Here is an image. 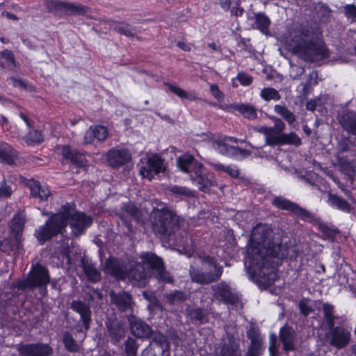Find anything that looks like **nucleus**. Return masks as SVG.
Listing matches in <instances>:
<instances>
[{
  "label": "nucleus",
  "mask_w": 356,
  "mask_h": 356,
  "mask_svg": "<svg viewBox=\"0 0 356 356\" xmlns=\"http://www.w3.org/2000/svg\"><path fill=\"white\" fill-rule=\"evenodd\" d=\"M74 209V204L66 203L62 206L60 210L56 214L69 222V221L73 218V213H72V211Z\"/></svg>",
  "instance_id": "nucleus-53"
},
{
  "label": "nucleus",
  "mask_w": 356,
  "mask_h": 356,
  "mask_svg": "<svg viewBox=\"0 0 356 356\" xmlns=\"http://www.w3.org/2000/svg\"><path fill=\"white\" fill-rule=\"evenodd\" d=\"M261 97L266 102L270 100L278 101L281 99V95L278 90L274 88L268 87L264 88L261 91Z\"/></svg>",
  "instance_id": "nucleus-52"
},
{
  "label": "nucleus",
  "mask_w": 356,
  "mask_h": 356,
  "mask_svg": "<svg viewBox=\"0 0 356 356\" xmlns=\"http://www.w3.org/2000/svg\"><path fill=\"white\" fill-rule=\"evenodd\" d=\"M124 346V353L127 356H136L138 346L134 339L128 337Z\"/></svg>",
  "instance_id": "nucleus-55"
},
{
  "label": "nucleus",
  "mask_w": 356,
  "mask_h": 356,
  "mask_svg": "<svg viewBox=\"0 0 356 356\" xmlns=\"http://www.w3.org/2000/svg\"><path fill=\"white\" fill-rule=\"evenodd\" d=\"M280 139L278 146L289 145L299 147L302 144L301 138L293 131L289 134L283 133Z\"/></svg>",
  "instance_id": "nucleus-45"
},
{
  "label": "nucleus",
  "mask_w": 356,
  "mask_h": 356,
  "mask_svg": "<svg viewBox=\"0 0 356 356\" xmlns=\"http://www.w3.org/2000/svg\"><path fill=\"white\" fill-rule=\"evenodd\" d=\"M62 342L65 348L70 353H79L80 350L79 345L73 338L72 334L69 332H65L63 335Z\"/></svg>",
  "instance_id": "nucleus-44"
},
{
  "label": "nucleus",
  "mask_w": 356,
  "mask_h": 356,
  "mask_svg": "<svg viewBox=\"0 0 356 356\" xmlns=\"http://www.w3.org/2000/svg\"><path fill=\"white\" fill-rule=\"evenodd\" d=\"M163 161L160 155L157 154L152 155L147 159L146 164L140 168V175L143 177L152 180L154 175L165 171Z\"/></svg>",
  "instance_id": "nucleus-15"
},
{
  "label": "nucleus",
  "mask_w": 356,
  "mask_h": 356,
  "mask_svg": "<svg viewBox=\"0 0 356 356\" xmlns=\"http://www.w3.org/2000/svg\"><path fill=\"white\" fill-rule=\"evenodd\" d=\"M265 346L264 341H252L248 346L244 356H261L264 354Z\"/></svg>",
  "instance_id": "nucleus-49"
},
{
  "label": "nucleus",
  "mask_w": 356,
  "mask_h": 356,
  "mask_svg": "<svg viewBox=\"0 0 356 356\" xmlns=\"http://www.w3.org/2000/svg\"><path fill=\"white\" fill-rule=\"evenodd\" d=\"M328 200L330 206L333 208L346 213H350L351 211L352 208L350 204L341 196L337 194L329 193Z\"/></svg>",
  "instance_id": "nucleus-41"
},
{
  "label": "nucleus",
  "mask_w": 356,
  "mask_h": 356,
  "mask_svg": "<svg viewBox=\"0 0 356 356\" xmlns=\"http://www.w3.org/2000/svg\"><path fill=\"white\" fill-rule=\"evenodd\" d=\"M168 191L176 197H193V191L186 186L173 185L168 188Z\"/></svg>",
  "instance_id": "nucleus-50"
},
{
  "label": "nucleus",
  "mask_w": 356,
  "mask_h": 356,
  "mask_svg": "<svg viewBox=\"0 0 356 356\" xmlns=\"http://www.w3.org/2000/svg\"><path fill=\"white\" fill-rule=\"evenodd\" d=\"M271 120L274 122L273 127H270L271 131L268 133L267 139L266 140L265 144L270 147L278 146L280 142V138L283 134L284 130L286 128L284 122L279 118L273 116Z\"/></svg>",
  "instance_id": "nucleus-24"
},
{
  "label": "nucleus",
  "mask_w": 356,
  "mask_h": 356,
  "mask_svg": "<svg viewBox=\"0 0 356 356\" xmlns=\"http://www.w3.org/2000/svg\"><path fill=\"white\" fill-rule=\"evenodd\" d=\"M340 124L348 134L356 136V112L347 111L341 116Z\"/></svg>",
  "instance_id": "nucleus-34"
},
{
  "label": "nucleus",
  "mask_w": 356,
  "mask_h": 356,
  "mask_svg": "<svg viewBox=\"0 0 356 356\" xmlns=\"http://www.w3.org/2000/svg\"><path fill=\"white\" fill-rule=\"evenodd\" d=\"M241 0H237L235 2V6L232 8L230 7V13L232 15L235 17H241L244 13V9L241 6Z\"/></svg>",
  "instance_id": "nucleus-64"
},
{
  "label": "nucleus",
  "mask_w": 356,
  "mask_h": 356,
  "mask_svg": "<svg viewBox=\"0 0 356 356\" xmlns=\"http://www.w3.org/2000/svg\"><path fill=\"white\" fill-rule=\"evenodd\" d=\"M46 6L57 11H63L67 15L73 16H84L90 10V8L87 6L58 0H46Z\"/></svg>",
  "instance_id": "nucleus-11"
},
{
  "label": "nucleus",
  "mask_w": 356,
  "mask_h": 356,
  "mask_svg": "<svg viewBox=\"0 0 356 356\" xmlns=\"http://www.w3.org/2000/svg\"><path fill=\"white\" fill-rule=\"evenodd\" d=\"M165 85L168 86L169 90L176 95L177 97L181 98V99H188L191 101H193L195 99L194 97L188 96L186 91H185L184 89L176 86L175 85H172L171 83H165Z\"/></svg>",
  "instance_id": "nucleus-56"
},
{
  "label": "nucleus",
  "mask_w": 356,
  "mask_h": 356,
  "mask_svg": "<svg viewBox=\"0 0 356 356\" xmlns=\"http://www.w3.org/2000/svg\"><path fill=\"white\" fill-rule=\"evenodd\" d=\"M277 336L275 334H270L269 338V354L270 356H279L278 348L277 345Z\"/></svg>",
  "instance_id": "nucleus-60"
},
{
  "label": "nucleus",
  "mask_w": 356,
  "mask_h": 356,
  "mask_svg": "<svg viewBox=\"0 0 356 356\" xmlns=\"http://www.w3.org/2000/svg\"><path fill=\"white\" fill-rule=\"evenodd\" d=\"M20 240L13 238H5L0 241V251L9 254L10 252L15 253L19 251L22 248Z\"/></svg>",
  "instance_id": "nucleus-39"
},
{
  "label": "nucleus",
  "mask_w": 356,
  "mask_h": 356,
  "mask_svg": "<svg viewBox=\"0 0 356 356\" xmlns=\"http://www.w3.org/2000/svg\"><path fill=\"white\" fill-rule=\"evenodd\" d=\"M149 346L157 350L161 356H170V343L167 337L161 332L153 335Z\"/></svg>",
  "instance_id": "nucleus-28"
},
{
  "label": "nucleus",
  "mask_w": 356,
  "mask_h": 356,
  "mask_svg": "<svg viewBox=\"0 0 356 356\" xmlns=\"http://www.w3.org/2000/svg\"><path fill=\"white\" fill-rule=\"evenodd\" d=\"M17 158V152L6 143H0V163L13 165Z\"/></svg>",
  "instance_id": "nucleus-36"
},
{
  "label": "nucleus",
  "mask_w": 356,
  "mask_h": 356,
  "mask_svg": "<svg viewBox=\"0 0 356 356\" xmlns=\"http://www.w3.org/2000/svg\"><path fill=\"white\" fill-rule=\"evenodd\" d=\"M20 182L29 189L31 197L42 200V196L40 193L43 192V190L40 181L34 179H27L24 177H20Z\"/></svg>",
  "instance_id": "nucleus-38"
},
{
  "label": "nucleus",
  "mask_w": 356,
  "mask_h": 356,
  "mask_svg": "<svg viewBox=\"0 0 356 356\" xmlns=\"http://www.w3.org/2000/svg\"><path fill=\"white\" fill-rule=\"evenodd\" d=\"M68 222L56 213L46 220V241L58 234L63 235L66 232Z\"/></svg>",
  "instance_id": "nucleus-20"
},
{
  "label": "nucleus",
  "mask_w": 356,
  "mask_h": 356,
  "mask_svg": "<svg viewBox=\"0 0 356 356\" xmlns=\"http://www.w3.org/2000/svg\"><path fill=\"white\" fill-rule=\"evenodd\" d=\"M212 179L213 177L211 175L203 172V169L197 173L192 174L191 177L192 182L202 192H207L213 186L215 181Z\"/></svg>",
  "instance_id": "nucleus-29"
},
{
  "label": "nucleus",
  "mask_w": 356,
  "mask_h": 356,
  "mask_svg": "<svg viewBox=\"0 0 356 356\" xmlns=\"http://www.w3.org/2000/svg\"><path fill=\"white\" fill-rule=\"evenodd\" d=\"M213 296L225 305L236 306L240 301V297L237 293L233 291L229 284L225 281H221L211 286Z\"/></svg>",
  "instance_id": "nucleus-10"
},
{
  "label": "nucleus",
  "mask_w": 356,
  "mask_h": 356,
  "mask_svg": "<svg viewBox=\"0 0 356 356\" xmlns=\"http://www.w3.org/2000/svg\"><path fill=\"white\" fill-rule=\"evenodd\" d=\"M344 15L348 18L356 20V5L353 3L346 4L343 7Z\"/></svg>",
  "instance_id": "nucleus-63"
},
{
  "label": "nucleus",
  "mask_w": 356,
  "mask_h": 356,
  "mask_svg": "<svg viewBox=\"0 0 356 356\" xmlns=\"http://www.w3.org/2000/svg\"><path fill=\"white\" fill-rule=\"evenodd\" d=\"M318 12L322 18L328 19L331 15L332 10L327 3L321 2L318 4Z\"/></svg>",
  "instance_id": "nucleus-61"
},
{
  "label": "nucleus",
  "mask_w": 356,
  "mask_h": 356,
  "mask_svg": "<svg viewBox=\"0 0 356 356\" xmlns=\"http://www.w3.org/2000/svg\"><path fill=\"white\" fill-rule=\"evenodd\" d=\"M323 312V322L326 328L329 330V343L331 346L339 350L346 348L350 342L351 334L348 328L343 325L335 326L334 306L328 302H322Z\"/></svg>",
  "instance_id": "nucleus-3"
},
{
  "label": "nucleus",
  "mask_w": 356,
  "mask_h": 356,
  "mask_svg": "<svg viewBox=\"0 0 356 356\" xmlns=\"http://www.w3.org/2000/svg\"><path fill=\"white\" fill-rule=\"evenodd\" d=\"M54 258H57V266L63 268L69 269L72 264L70 256V250L67 245H61L59 248L55 250Z\"/></svg>",
  "instance_id": "nucleus-32"
},
{
  "label": "nucleus",
  "mask_w": 356,
  "mask_h": 356,
  "mask_svg": "<svg viewBox=\"0 0 356 356\" xmlns=\"http://www.w3.org/2000/svg\"><path fill=\"white\" fill-rule=\"evenodd\" d=\"M108 130L102 124L91 125L85 132L82 144L88 145L105 141L108 137Z\"/></svg>",
  "instance_id": "nucleus-16"
},
{
  "label": "nucleus",
  "mask_w": 356,
  "mask_h": 356,
  "mask_svg": "<svg viewBox=\"0 0 356 356\" xmlns=\"http://www.w3.org/2000/svg\"><path fill=\"white\" fill-rule=\"evenodd\" d=\"M113 29L115 32L128 38H134L136 34V28L124 22H115Z\"/></svg>",
  "instance_id": "nucleus-42"
},
{
  "label": "nucleus",
  "mask_w": 356,
  "mask_h": 356,
  "mask_svg": "<svg viewBox=\"0 0 356 356\" xmlns=\"http://www.w3.org/2000/svg\"><path fill=\"white\" fill-rule=\"evenodd\" d=\"M272 204L278 209L291 212L302 221L312 223L316 220L315 216L309 211L282 196L275 197L272 201Z\"/></svg>",
  "instance_id": "nucleus-8"
},
{
  "label": "nucleus",
  "mask_w": 356,
  "mask_h": 356,
  "mask_svg": "<svg viewBox=\"0 0 356 356\" xmlns=\"http://www.w3.org/2000/svg\"><path fill=\"white\" fill-rule=\"evenodd\" d=\"M247 337L250 339V342L263 341L260 335L259 329L253 325H251L247 330Z\"/></svg>",
  "instance_id": "nucleus-58"
},
{
  "label": "nucleus",
  "mask_w": 356,
  "mask_h": 356,
  "mask_svg": "<svg viewBox=\"0 0 356 356\" xmlns=\"http://www.w3.org/2000/svg\"><path fill=\"white\" fill-rule=\"evenodd\" d=\"M210 92L213 97L218 102H221L224 99L225 95L223 92L219 89V87L217 84H210Z\"/></svg>",
  "instance_id": "nucleus-62"
},
{
  "label": "nucleus",
  "mask_w": 356,
  "mask_h": 356,
  "mask_svg": "<svg viewBox=\"0 0 356 356\" xmlns=\"http://www.w3.org/2000/svg\"><path fill=\"white\" fill-rule=\"evenodd\" d=\"M23 139L27 145H34L42 142L43 136L41 131L30 130L29 133L24 136Z\"/></svg>",
  "instance_id": "nucleus-51"
},
{
  "label": "nucleus",
  "mask_w": 356,
  "mask_h": 356,
  "mask_svg": "<svg viewBox=\"0 0 356 356\" xmlns=\"http://www.w3.org/2000/svg\"><path fill=\"white\" fill-rule=\"evenodd\" d=\"M217 356H243L239 341L233 334H227L220 344Z\"/></svg>",
  "instance_id": "nucleus-22"
},
{
  "label": "nucleus",
  "mask_w": 356,
  "mask_h": 356,
  "mask_svg": "<svg viewBox=\"0 0 356 356\" xmlns=\"http://www.w3.org/2000/svg\"><path fill=\"white\" fill-rule=\"evenodd\" d=\"M272 235L271 230L264 229L257 238L258 245H252L245 257V264L251 280L266 286L275 282L284 257L281 253L282 239Z\"/></svg>",
  "instance_id": "nucleus-1"
},
{
  "label": "nucleus",
  "mask_w": 356,
  "mask_h": 356,
  "mask_svg": "<svg viewBox=\"0 0 356 356\" xmlns=\"http://www.w3.org/2000/svg\"><path fill=\"white\" fill-rule=\"evenodd\" d=\"M279 337L282 344L283 350L285 352L289 353L296 350L295 342L297 338V333L292 326L285 324L281 327L279 332Z\"/></svg>",
  "instance_id": "nucleus-23"
},
{
  "label": "nucleus",
  "mask_w": 356,
  "mask_h": 356,
  "mask_svg": "<svg viewBox=\"0 0 356 356\" xmlns=\"http://www.w3.org/2000/svg\"><path fill=\"white\" fill-rule=\"evenodd\" d=\"M236 79L243 86H250L253 82V77L245 72H239L236 75Z\"/></svg>",
  "instance_id": "nucleus-59"
},
{
  "label": "nucleus",
  "mask_w": 356,
  "mask_h": 356,
  "mask_svg": "<svg viewBox=\"0 0 356 356\" xmlns=\"http://www.w3.org/2000/svg\"><path fill=\"white\" fill-rule=\"evenodd\" d=\"M143 266L153 271L156 277L165 283L174 282L172 276L166 271L163 259L150 251L141 252L139 256Z\"/></svg>",
  "instance_id": "nucleus-6"
},
{
  "label": "nucleus",
  "mask_w": 356,
  "mask_h": 356,
  "mask_svg": "<svg viewBox=\"0 0 356 356\" xmlns=\"http://www.w3.org/2000/svg\"><path fill=\"white\" fill-rule=\"evenodd\" d=\"M131 159V154L127 149H111L107 152L106 160L111 168L119 169L128 163Z\"/></svg>",
  "instance_id": "nucleus-19"
},
{
  "label": "nucleus",
  "mask_w": 356,
  "mask_h": 356,
  "mask_svg": "<svg viewBox=\"0 0 356 356\" xmlns=\"http://www.w3.org/2000/svg\"><path fill=\"white\" fill-rule=\"evenodd\" d=\"M188 314L193 323L204 324L209 321L207 312L200 307L192 308Z\"/></svg>",
  "instance_id": "nucleus-43"
},
{
  "label": "nucleus",
  "mask_w": 356,
  "mask_h": 356,
  "mask_svg": "<svg viewBox=\"0 0 356 356\" xmlns=\"http://www.w3.org/2000/svg\"><path fill=\"white\" fill-rule=\"evenodd\" d=\"M81 268L88 281L97 283L102 279L101 272L96 268L95 264L87 257H82L81 260Z\"/></svg>",
  "instance_id": "nucleus-27"
},
{
  "label": "nucleus",
  "mask_w": 356,
  "mask_h": 356,
  "mask_svg": "<svg viewBox=\"0 0 356 356\" xmlns=\"http://www.w3.org/2000/svg\"><path fill=\"white\" fill-rule=\"evenodd\" d=\"M122 210L127 215L122 213L120 218L124 226L131 231L133 228V225L129 218H132L136 222H139L141 216V212L140 209L131 202L125 203L122 207Z\"/></svg>",
  "instance_id": "nucleus-26"
},
{
  "label": "nucleus",
  "mask_w": 356,
  "mask_h": 356,
  "mask_svg": "<svg viewBox=\"0 0 356 356\" xmlns=\"http://www.w3.org/2000/svg\"><path fill=\"white\" fill-rule=\"evenodd\" d=\"M321 33L312 26L299 27L291 38V51L302 60L309 63H320L330 56V51L318 37Z\"/></svg>",
  "instance_id": "nucleus-2"
},
{
  "label": "nucleus",
  "mask_w": 356,
  "mask_h": 356,
  "mask_svg": "<svg viewBox=\"0 0 356 356\" xmlns=\"http://www.w3.org/2000/svg\"><path fill=\"white\" fill-rule=\"evenodd\" d=\"M338 163L343 173L348 175L350 178H353L354 177L355 170L349 161L342 158H339Z\"/></svg>",
  "instance_id": "nucleus-57"
},
{
  "label": "nucleus",
  "mask_w": 356,
  "mask_h": 356,
  "mask_svg": "<svg viewBox=\"0 0 356 356\" xmlns=\"http://www.w3.org/2000/svg\"><path fill=\"white\" fill-rule=\"evenodd\" d=\"M111 299L120 312H125L131 309L132 296L130 293L124 291L120 293H112Z\"/></svg>",
  "instance_id": "nucleus-30"
},
{
  "label": "nucleus",
  "mask_w": 356,
  "mask_h": 356,
  "mask_svg": "<svg viewBox=\"0 0 356 356\" xmlns=\"http://www.w3.org/2000/svg\"><path fill=\"white\" fill-rule=\"evenodd\" d=\"M106 326L111 343L118 346L127 333L126 323L122 321L114 318L106 322Z\"/></svg>",
  "instance_id": "nucleus-14"
},
{
  "label": "nucleus",
  "mask_w": 356,
  "mask_h": 356,
  "mask_svg": "<svg viewBox=\"0 0 356 356\" xmlns=\"http://www.w3.org/2000/svg\"><path fill=\"white\" fill-rule=\"evenodd\" d=\"M223 273V267L212 256L207 255L202 259L200 267H191L189 274L191 280L201 285L218 282Z\"/></svg>",
  "instance_id": "nucleus-5"
},
{
  "label": "nucleus",
  "mask_w": 356,
  "mask_h": 356,
  "mask_svg": "<svg viewBox=\"0 0 356 356\" xmlns=\"http://www.w3.org/2000/svg\"><path fill=\"white\" fill-rule=\"evenodd\" d=\"M177 166L182 172L188 174L190 178L192 174L197 173L198 171L204 168L202 163L199 162L193 155L189 154L179 156L177 159Z\"/></svg>",
  "instance_id": "nucleus-18"
},
{
  "label": "nucleus",
  "mask_w": 356,
  "mask_h": 356,
  "mask_svg": "<svg viewBox=\"0 0 356 356\" xmlns=\"http://www.w3.org/2000/svg\"><path fill=\"white\" fill-rule=\"evenodd\" d=\"M215 149L220 154L236 161H242L250 156L251 151L241 148L238 146L231 145L221 140H216L213 142Z\"/></svg>",
  "instance_id": "nucleus-12"
},
{
  "label": "nucleus",
  "mask_w": 356,
  "mask_h": 356,
  "mask_svg": "<svg viewBox=\"0 0 356 356\" xmlns=\"http://www.w3.org/2000/svg\"><path fill=\"white\" fill-rule=\"evenodd\" d=\"M270 24V19L264 13L259 12L254 14V24L253 28L259 31L263 35H269Z\"/></svg>",
  "instance_id": "nucleus-37"
},
{
  "label": "nucleus",
  "mask_w": 356,
  "mask_h": 356,
  "mask_svg": "<svg viewBox=\"0 0 356 356\" xmlns=\"http://www.w3.org/2000/svg\"><path fill=\"white\" fill-rule=\"evenodd\" d=\"M13 193L12 181H7L4 178L0 181V199L9 198Z\"/></svg>",
  "instance_id": "nucleus-54"
},
{
  "label": "nucleus",
  "mask_w": 356,
  "mask_h": 356,
  "mask_svg": "<svg viewBox=\"0 0 356 356\" xmlns=\"http://www.w3.org/2000/svg\"><path fill=\"white\" fill-rule=\"evenodd\" d=\"M93 218L83 211H74L73 218L68 225L71 229V235L73 237H80L86 234L87 229L92 225Z\"/></svg>",
  "instance_id": "nucleus-9"
},
{
  "label": "nucleus",
  "mask_w": 356,
  "mask_h": 356,
  "mask_svg": "<svg viewBox=\"0 0 356 356\" xmlns=\"http://www.w3.org/2000/svg\"><path fill=\"white\" fill-rule=\"evenodd\" d=\"M44 286V266L39 263L32 265L26 278L17 282L15 287L19 290L33 291Z\"/></svg>",
  "instance_id": "nucleus-7"
},
{
  "label": "nucleus",
  "mask_w": 356,
  "mask_h": 356,
  "mask_svg": "<svg viewBox=\"0 0 356 356\" xmlns=\"http://www.w3.org/2000/svg\"><path fill=\"white\" fill-rule=\"evenodd\" d=\"M274 111L285 120L289 124H293L296 120V115L285 106L276 104L274 106Z\"/></svg>",
  "instance_id": "nucleus-46"
},
{
  "label": "nucleus",
  "mask_w": 356,
  "mask_h": 356,
  "mask_svg": "<svg viewBox=\"0 0 356 356\" xmlns=\"http://www.w3.org/2000/svg\"><path fill=\"white\" fill-rule=\"evenodd\" d=\"M19 356H44V344L41 343L20 345Z\"/></svg>",
  "instance_id": "nucleus-33"
},
{
  "label": "nucleus",
  "mask_w": 356,
  "mask_h": 356,
  "mask_svg": "<svg viewBox=\"0 0 356 356\" xmlns=\"http://www.w3.org/2000/svg\"><path fill=\"white\" fill-rule=\"evenodd\" d=\"M167 302L170 305H178L184 302L187 299V295L181 290H175L165 295Z\"/></svg>",
  "instance_id": "nucleus-47"
},
{
  "label": "nucleus",
  "mask_w": 356,
  "mask_h": 356,
  "mask_svg": "<svg viewBox=\"0 0 356 356\" xmlns=\"http://www.w3.org/2000/svg\"><path fill=\"white\" fill-rule=\"evenodd\" d=\"M213 168L218 172L227 173L232 178H237L239 176V170L236 165H224L220 163L212 164Z\"/></svg>",
  "instance_id": "nucleus-48"
},
{
  "label": "nucleus",
  "mask_w": 356,
  "mask_h": 356,
  "mask_svg": "<svg viewBox=\"0 0 356 356\" xmlns=\"http://www.w3.org/2000/svg\"><path fill=\"white\" fill-rule=\"evenodd\" d=\"M219 108L223 111L237 115V113L243 118L250 120L257 118V111L255 107L251 104L243 103H234L226 105H220Z\"/></svg>",
  "instance_id": "nucleus-17"
},
{
  "label": "nucleus",
  "mask_w": 356,
  "mask_h": 356,
  "mask_svg": "<svg viewBox=\"0 0 356 356\" xmlns=\"http://www.w3.org/2000/svg\"><path fill=\"white\" fill-rule=\"evenodd\" d=\"M71 309L79 314L80 322L85 331H88L92 321V311L90 305L80 300H74L71 303Z\"/></svg>",
  "instance_id": "nucleus-21"
},
{
  "label": "nucleus",
  "mask_w": 356,
  "mask_h": 356,
  "mask_svg": "<svg viewBox=\"0 0 356 356\" xmlns=\"http://www.w3.org/2000/svg\"><path fill=\"white\" fill-rule=\"evenodd\" d=\"M105 269L108 273L118 280H123L127 276V270L115 257H110L106 261Z\"/></svg>",
  "instance_id": "nucleus-31"
},
{
  "label": "nucleus",
  "mask_w": 356,
  "mask_h": 356,
  "mask_svg": "<svg viewBox=\"0 0 356 356\" xmlns=\"http://www.w3.org/2000/svg\"><path fill=\"white\" fill-rule=\"evenodd\" d=\"M25 224V219L20 213H15L11 220L10 231L14 237L22 241V232Z\"/></svg>",
  "instance_id": "nucleus-40"
},
{
  "label": "nucleus",
  "mask_w": 356,
  "mask_h": 356,
  "mask_svg": "<svg viewBox=\"0 0 356 356\" xmlns=\"http://www.w3.org/2000/svg\"><path fill=\"white\" fill-rule=\"evenodd\" d=\"M61 154L64 159L76 168L87 170L89 167V161L86 158L88 153L86 151L72 149L70 145H65L62 147Z\"/></svg>",
  "instance_id": "nucleus-13"
},
{
  "label": "nucleus",
  "mask_w": 356,
  "mask_h": 356,
  "mask_svg": "<svg viewBox=\"0 0 356 356\" xmlns=\"http://www.w3.org/2000/svg\"><path fill=\"white\" fill-rule=\"evenodd\" d=\"M129 321L131 332L136 337L149 338L151 336L152 328L145 321L134 316L129 318Z\"/></svg>",
  "instance_id": "nucleus-25"
},
{
  "label": "nucleus",
  "mask_w": 356,
  "mask_h": 356,
  "mask_svg": "<svg viewBox=\"0 0 356 356\" xmlns=\"http://www.w3.org/2000/svg\"><path fill=\"white\" fill-rule=\"evenodd\" d=\"M318 230L323 234V238L334 242L340 236L341 230L333 225L320 221Z\"/></svg>",
  "instance_id": "nucleus-35"
},
{
  "label": "nucleus",
  "mask_w": 356,
  "mask_h": 356,
  "mask_svg": "<svg viewBox=\"0 0 356 356\" xmlns=\"http://www.w3.org/2000/svg\"><path fill=\"white\" fill-rule=\"evenodd\" d=\"M181 218L168 209L157 210L152 217V229L155 234L165 241L180 229Z\"/></svg>",
  "instance_id": "nucleus-4"
}]
</instances>
